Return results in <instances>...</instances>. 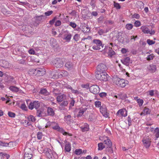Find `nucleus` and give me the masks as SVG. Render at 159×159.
<instances>
[{
	"instance_id": "f257e3e1",
	"label": "nucleus",
	"mask_w": 159,
	"mask_h": 159,
	"mask_svg": "<svg viewBox=\"0 0 159 159\" xmlns=\"http://www.w3.org/2000/svg\"><path fill=\"white\" fill-rule=\"evenodd\" d=\"M108 76H109L107 74L106 72L96 73V78L99 80L102 81H107Z\"/></svg>"
},
{
	"instance_id": "f03ea898",
	"label": "nucleus",
	"mask_w": 159,
	"mask_h": 159,
	"mask_svg": "<svg viewBox=\"0 0 159 159\" xmlns=\"http://www.w3.org/2000/svg\"><path fill=\"white\" fill-rule=\"evenodd\" d=\"M114 82L118 86L124 87L128 84V82L127 80L117 78L115 80Z\"/></svg>"
},
{
	"instance_id": "7ed1b4c3",
	"label": "nucleus",
	"mask_w": 159,
	"mask_h": 159,
	"mask_svg": "<svg viewBox=\"0 0 159 159\" xmlns=\"http://www.w3.org/2000/svg\"><path fill=\"white\" fill-rule=\"evenodd\" d=\"M52 127L53 129L60 132L64 135H67L68 134L69 136L71 135L69 134L68 133L65 131L62 128L60 127L59 124L55 122H54V123H53V125H52Z\"/></svg>"
},
{
	"instance_id": "20e7f679",
	"label": "nucleus",
	"mask_w": 159,
	"mask_h": 159,
	"mask_svg": "<svg viewBox=\"0 0 159 159\" xmlns=\"http://www.w3.org/2000/svg\"><path fill=\"white\" fill-rule=\"evenodd\" d=\"M113 46L112 43H110L109 44H107L106 49V52L107 53L108 56L111 57H112L115 53V52L112 48V47Z\"/></svg>"
},
{
	"instance_id": "39448f33",
	"label": "nucleus",
	"mask_w": 159,
	"mask_h": 159,
	"mask_svg": "<svg viewBox=\"0 0 159 159\" xmlns=\"http://www.w3.org/2000/svg\"><path fill=\"white\" fill-rule=\"evenodd\" d=\"M53 65L57 68L62 67L63 66V63L62 59L57 58L54 60L52 61Z\"/></svg>"
},
{
	"instance_id": "423d86ee",
	"label": "nucleus",
	"mask_w": 159,
	"mask_h": 159,
	"mask_svg": "<svg viewBox=\"0 0 159 159\" xmlns=\"http://www.w3.org/2000/svg\"><path fill=\"white\" fill-rule=\"evenodd\" d=\"M30 102V103L28 106L30 109L32 110L34 108L37 109L39 107L40 103L39 101H34L33 102Z\"/></svg>"
},
{
	"instance_id": "0eeeda50",
	"label": "nucleus",
	"mask_w": 159,
	"mask_h": 159,
	"mask_svg": "<svg viewBox=\"0 0 159 159\" xmlns=\"http://www.w3.org/2000/svg\"><path fill=\"white\" fill-rule=\"evenodd\" d=\"M97 71L96 73L106 72L107 70L106 66L103 64H101L98 65L97 67Z\"/></svg>"
},
{
	"instance_id": "6e6552de",
	"label": "nucleus",
	"mask_w": 159,
	"mask_h": 159,
	"mask_svg": "<svg viewBox=\"0 0 159 159\" xmlns=\"http://www.w3.org/2000/svg\"><path fill=\"white\" fill-rule=\"evenodd\" d=\"M142 31L145 34H149L151 35L154 34L155 32L154 30H150L146 26H142L141 27Z\"/></svg>"
},
{
	"instance_id": "1a4fd4ad",
	"label": "nucleus",
	"mask_w": 159,
	"mask_h": 159,
	"mask_svg": "<svg viewBox=\"0 0 159 159\" xmlns=\"http://www.w3.org/2000/svg\"><path fill=\"white\" fill-rule=\"evenodd\" d=\"M89 90L91 92L94 94H97L100 91L99 87L97 85H93L89 88Z\"/></svg>"
},
{
	"instance_id": "9d476101",
	"label": "nucleus",
	"mask_w": 159,
	"mask_h": 159,
	"mask_svg": "<svg viewBox=\"0 0 159 159\" xmlns=\"http://www.w3.org/2000/svg\"><path fill=\"white\" fill-rule=\"evenodd\" d=\"M25 152L24 154V159H30L32 157L31 150L29 148L25 149Z\"/></svg>"
},
{
	"instance_id": "9b49d317",
	"label": "nucleus",
	"mask_w": 159,
	"mask_h": 159,
	"mask_svg": "<svg viewBox=\"0 0 159 159\" xmlns=\"http://www.w3.org/2000/svg\"><path fill=\"white\" fill-rule=\"evenodd\" d=\"M45 69L44 68H39L35 69V75L41 76L45 74Z\"/></svg>"
},
{
	"instance_id": "f8f14e48",
	"label": "nucleus",
	"mask_w": 159,
	"mask_h": 159,
	"mask_svg": "<svg viewBox=\"0 0 159 159\" xmlns=\"http://www.w3.org/2000/svg\"><path fill=\"white\" fill-rule=\"evenodd\" d=\"M116 115L119 117H125L127 116V111L125 109H120L117 112Z\"/></svg>"
},
{
	"instance_id": "ddd939ff",
	"label": "nucleus",
	"mask_w": 159,
	"mask_h": 159,
	"mask_svg": "<svg viewBox=\"0 0 159 159\" xmlns=\"http://www.w3.org/2000/svg\"><path fill=\"white\" fill-rule=\"evenodd\" d=\"M28 120L25 121V123H26L27 125H31V122H34L36 120V119L34 116L32 115H30L27 117Z\"/></svg>"
},
{
	"instance_id": "4468645a",
	"label": "nucleus",
	"mask_w": 159,
	"mask_h": 159,
	"mask_svg": "<svg viewBox=\"0 0 159 159\" xmlns=\"http://www.w3.org/2000/svg\"><path fill=\"white\" fill-rule=\"evenodd\" d=\"M102 140L103 141L104 143L107 146V147L111 148V147L112 142L108 137L104 136L103 139Z\"/></svg>"
},
{
	"instance_id": "2eb2a0df",
	"label": "nucleus",
	"mask_w": 159,
	"mask_h": 159,
	"mask_svg": "<svg viewBox=\"0 0 159 159\" xmlns=\"http://www.w3.org/2000/svg\"><path fill=\"white\" fill-rule=\"evenodd\" d=\"M100 109L101 112L104 117L107 118L108 116V114L107 112V109L105 106L100 107Z\"/></svg>"
},
{
	"instance_id": "dca6fc26",
	"label": "nucleus",
	"mask_w": 159,
	"mask_h": 159,
	"mask_svg": "<svg viewBox=\"0 0 159 159\" xmlns=\"http://www.w3.org/2000/svg\"><path fill=\"white\" fill-rule=\"evenodd\" d=\"M65 67L68 70H71L74 68V64L70 61H68L66 62L65 65Z\"/></svg>"
},
{
	"instance_id": "f3484780",
	"label": "nucleus",
	"mask_w": 159,
	"mask_h": 159,
	"mask_svg": "<svg viewBox=\"0 0 159 159\" xmlns=\"http://www.w3.org/2000/svg\"><path fill=\"white\" fill-rule=\"evenodd\" d=\"M47 112L48 115V116H54L55 114V113L53 109L50 107H47Z\"/></svg>"
},
{
	"instance_id": "a211bd4d",
	"label": "nucleus",
	"mask_w": 159,
	"mask_h": 159,
	"mask_svg": "<svg viewBox=\"0 0 159 159\" xmlns=\"http://www.w3.org/2000/svg\"><path fill=\"white\" fill-rule=\"evenodd\" d=\"M45 154L48 157L50 158L52 157V154L51 149L48 148H46L45 149Z\"/></svg>"
},
{
	"instance_id": "6ab92c4d",
	"label": "nucleus",
	"mask_w": 159,
	"mask_h": 159,
	"mask_svg": "<svg viewBox=\"0 0 159 159\" xmlns=\"http://www.w3.org/2000/svg\"><path fill=\"white\" fill-rule=\"evenodd\" d=\"M144 146L146 148H148L150 146L151 141L149 139H144L143 140Z\"/></svg>"
},
{
	"instance_id": "aec40b11",
	"label": "nucleus",
	"mask_w": 159,
	"mask_h": 159,
	"mask_svg": "<svg viewBox=\"0 0 159 159\" xmlns=\"http://www.w3.org/2000/svg\"><path fill=\"white\" fill-rule=\"evenodd\" d=\"M71 37V34L67 33L64 35L63 39L66 40V42H69L70 40Z\"/></svg>"
},
{
	"instance_id": "412c9836",
	"label": "nucleus",
	"mask_w": 159,
	"mask_h": 159,
	"mask_svg": "<svg viewBox=\"0 0 159 159\" xmlns=\"http://www.w3.org/2000/svg\"><path fill=\"white\" fill-rule=\"evenodd\" d=\"M93 43L95 44V45L99 47L101 49H102L103 48L101 42L99 40L94 39L93 40Z\"/></svg>"
},
{
	"instance_id": "4be33fe9",
	"label": "nucleus",
	"mask_w": 159,
	"mask_h": 159,
	"mask_svg": "<svg viewBox=\"0 0 159 159\" xmlns=\"http://www.w3.org/2000/svg\"><path fill=\"white\" fill-rule=\"evenodd\" d=\"M68 102L67 101H64L60 103V107H59V109L61 110H65V109L64 107L67 106Z\"/></svg>"
},
{
	"instance_id": "5701e85b",
	"label": "nucleus",
	"mask_w": 159,
	"mask_h": 159,
	"mask_svg": "<svg viewBox=\"0 0 159 159\" xmlns=\"http://www.w3.org/2000/svg\"><path fill=\"white\" fill-rule=\"evenodd\" d=\"M50 44L54 48H57L59 47V45L57 41L54 39H52L50 40Z\"/></svg>"
},
{
	"instance_id": "b1692460",
	"label": "nucleus",
	"mask_w": 159,
	"mask_h": 159,
	"mask_svg": "<svg viewBox=\"0 0 159 159\" xmlns=\"http://www.w3.org/2000/svg\"><path fill=\"white\" fill-rule=\"evenodd\" d=\"M148 69L150 72L153 73L156 70V66L155 65L151 64L148 67Z\"/></svg>"
},
{
	"instance_id": "393cba45",
	"label": "nucleus",
	"mask_w": 159,
	"mask_h": 159,
	"mask_svg": "<svg viewBox=\"0 0 159 159\" xmlns=\"http://www.w3.org/2000/svg\"><path fill=\"white\" fill-rule=\"evenodd\" d=\"M151 112V110L148 108L145 107L143 111L140 113L141 116L149 114Z\"/></svg>"
},
{
	"instance_id": "a878e982",
	"label": "nucleus",
	"mask_w": 159,
	"mask_h": 159,
	"mask_svg": "<svg viewBox=\"0 0 159 159\" xmlns=\"http://www.w3.org/2000/svg\"><path fill=\"white\" fill-rule=\"evenodd\" d=\"M122 63L125 65L128 66L130 62V58L129 57H126L124 59L121 60Z\"/></svg>"
},
{
	"instance_id": "bb28decb",
	"label": "nucleus",
	"mask_w": 159,
	"mask_h": 159,
	"mask_svg": "<svg viewBox=\"0 0 159 159\" xmlns=\"http://www.w3.org/2000/svg\"><path fill=\"white\" fill-rule=\"evenodd\" d=\"M80 127L81 129V131L83 132L88 131L89 129V125L87 124L86 123L84 124V125L81 126Z\"/></svg>"
},
{
	"instance_id": "cd10ccee",
	"label": "nucleus",
	"mask_w": 159,
	"mask_h": 159,
	"mask_svg": "<svg viewBox=\"0 0 159 159\" xmlns=\"http://www.w3.org/2000/svg\"><path fill=\"white\" fill-rule=\"evenodd\" d=\"M39 93L41 94L44 95L45 96H47L49 95V93L45 89H42L40 90Z\"/></svg>"
},
{
	"instance_id": "c85d7f7f",
	"label": "nucleus",
	"mask_w": 159,
	"mask_h": 159,
	"mask_svg": "<svg viewBox=\"0 0 159 159\" xmlns=\"http://www.w3.org/2000/svg\"><path fill=\"white\" fill-rule=\"evenodd\" d=\"M2 66L5 68H8L10 67V65L8 62L5 61L3 60L2 61Z\"/></svg>"
},
{
	"instance_id": "c756f323",
	"label": "nucleus",
	"mask_w": 159,
	"mask_h": 159,
	"mask_svg": "<svg viewBox=\"0 0 159 159\" xmlns=\"http://www.w3.org/2000/svg\"><path fill=\"white\" fill-rule=\"evenodd\" d=\"M65 120L68 122V123H70L71 121V116L70 115H68L66 116H65L64 117Z\"/></svg>"
},
{
	"instance_id": "7c9ffc66",
	"label": "nucleus",
	"mask_w": 159,
	"mask_h": 159,
	"mask_svg": "<svg viewBox=\"0 0 159 159\" xmlns=\"http://www.w3.org/2000/svg\"><path fill=\"white\" fill-rule=\"evenodd\" d=\"M11 142H9V143H6L0 141V147H7L8 146L9 144L11 143Z\"/></svg>"
},
{
	"instance_id": "2f4dec72",
	"label": "nucleus",
	"mask_w": 159,
	"mask_h": 159,
	"mask_svg": "<svg viewBox=\"0 0 159 159\" xmlns=\"http://www.w3.org/2000/svg\"><path fill=\"white\" fill-rule=\"evenodd\" d=\"M64 96V95H63L57 96V101L58 102H62Z\"/></svg>"
},
{
	"instance_id": "473e14b6",
	"label": "nucleus",
	"mask_w": 159,
	"mask_h": 159,
	"mask_svg": "<svg viewBox=\"0 0 159 159\" xmlns=\"http://www.w3.org/2000/svg\"><path fill=\"white\" fill-rule=\"evenodd\" d=\"M98 150H102L104 148L105 146L103 145L102 143H100L98 144Z\"/></svg>"
},
{
	"instance_id": "72a5a7b5",
	"label": "nucleus",
	"mask_w": 159,
	"mask_h": 159,
	"mask_svg": "<svg viewBox=\"0 0 159 159\" xmlns=\"http://www.w3.org/2000/svg\"><path fill=\"white\" fill-rule=\"evenodd\" d=\"M65 150L67 152H70L71 150L70 145L68 143H66L65 146Z\"/></svg>"
},
{
	"instance_id": "f704fd0d",
	"label": "nucleus",
	"mask_w": 159,
	"mask_h": 159,
	"mask_svg": "<svg viewBox=\"0 0 159 159\" xmlns=\"http://www.w3.org/2000/svg\"><path fill=\"white\" fill-rule=\"evenodd\" d=\"M43 136V134L42 132H39L37 133V138L39 139L40 140L42 139Z\"/></svg>"
},
{
	"instance_id": "c9c22d12",
	"label": "nucleus",
	"mask_w": 159,
	"mask_h": 159,
	"mask_svg": "<svg viewBox=\"0 0 159 159\" xmlns=\"http://www.w3.org/2000/svg\"><path fill=\"white\" fill-rule=\"evenodd\" d=\"M35 69H31L29 71V74L31 75H35Z\"/></svg>"
},
{
	"instance_id": "e433bc0d",
	"label": "nucleus",
	"mask_w": 159,
	"mask_h": 159,
	"mask_svg": "<svg viewBox=\"0 0 159 159\" xmlns=\"http://www.w3.org/2000/svg\"><path fill=\"white\" fill-rule=\"evenodd\" d=\"M154 56L153 54H151L148 56L146 58V59L148 61H150L151 60H153Z\"/></svg>"
},
{
	"instance_id": "4c0bfd02",
	"label": "nucleus",
	"mask_w": 159,
	"mask_h": 159,
	"mask_svg": "<svg viewBox=\"0 0 159 159\" xmlns=\"http://www.w3.org/2000/svg\"><path fill=\"white\" fill-rule=\"evenodd\" d=\"M9 89L11 90L14 92H17L19 90L18 88L15 86H11Z\"/></svg>"
},
{
	"instance_id": "58836bf2",
	"label": "nucleus",
	"mask_w": 159,
	"mask_h": 159,
	"mask_svg": "<svg viewBox=\"0 0 159 159\" xmlns=\"http://www.w3.org/2000/svg\"><path fill=\"white\" fill-rule=\"evenodd\" d=\"M60 74L62 76H66L68 75V72L67 71L65 70H61Z\"/></svg>"
},
{
	"instance_id": "ea45409f",
	"label": "nucleus",
	"mask_w": 159,
	"mask_h": 159,
	"mask_svg": "<svg viewBox=\"0 0 159 159\" xmlns=\"http://www.w3.org/2000/svg\"><path fill=\"white\" fill-rule=\"evenodd\" d=\"M80 38V35L78 34H76L73 37V39L76 41H78Z\"/></svg>"
},
{
	"instance_id": "a19ab883",
	"label": "nucleus",
	"mask_w": 159,
	"mask_h": 159,
	"mask_svg": "<svg viewBox=\"0 0 159 159\" xmlns=\"http://www.w3.org/2000/svg\"><path fill=\"white\" fill-rule=\"evenodd\" d=\"M84 111L82 109H80L79 112L78 114L77 115V117H79L81 116L84 113Z\"/></svg>"
},
{
	"instance_id": "79ce46f5",
	"label": "nucleus",
	"mask_w": 159,
	"mask_h": 159,
	"mask_svg": "<svg viewBox=\"0 0 159 159\" xmlns=\"http://www.w3.org/2000/svg\"><path fill=\"white\" fill-rule=\"evenodd\" d=\"M125 27L128 30H131L133 27V25L131 24H128L126 25Z\"/></svg>"
},
{
	"instance_id": "37998d69",
	"label": "nucleus",
	"mask_w": 159,
	"mask_h": 159,
	"mask_svg": "<svg viewBox=\"0 0 159 159\" xmlns=\"http://www.w3.org/2000/svg\"><path fill=\"white\" fill-rule=\"evenodd\" d=\"M155 136L157 139L159 137V129L157 128L155 129Z\"/></svg>"
},
{
	"instance_id": "c03bdc74",
	"label": "nucleus",
	"mask_w": 159,
	"mask_h": 159,
	"mask_svg": "<svg viewBox=\"0 0 159 159\" xmlns=\"http://www.w3.org/2000/svg\"><path fill=\"white\" fill-rule=\"evenodd\" d=\"M137 101L139 106H142L143 102V100L140 99H138Z\"/></svg>"
},
{
	"instance_id": "a18cd8bd",
	"label": "nucleus",
	"mask_w": 159,
	"mask_h": 159,
	"mask_svg": "<svg viewBox=\"0 0 159 159\" xmlns=\"http://www.w3.org/2000/svg\"><path fill=\"white\" fill-rule=\"evenodd\" d=\"M107 32V30L105 31L104 30L102 29L99 30L98 31V33L100 35H102L104 33H106Z\"/></svg>"
},
{
	"instance_id": "49530a36",
	"label": "nucleus",
	"mask_w": 159,
	"mask_h": 159,
	"mask_svg": "<svg viewBox=\"0 0 159 159\" xmlns=\"http://www.w3.org/2000/svg\"><path fill=\"white\" fill-rule=\"evenodd\" d=\"M53 123H54V122H50L48 121L46 124V125L45 126V128H47L50 126H52V125H53Z\"/></svg>"
},
{
	"instance_id": "de8ad7c7",
	"label": "nucleus",
	"mask_w": 159,
	"mask_h": 159,
	"mask_svg": "<svg viewBox=\"0 0 159 159\" xmlns=\"http://www.w3.org/2000/svg\"><path fill=\"white\" fill-rule=\"evenodd\" d=\"M95 105L96 107H99L101 106V102L98 101H96L95 102Z\"/></svg>"
},
{
	"instance_id": "09e8293b",
	"label": "nucleus",
	"mask_w": 159,
	"mask_h": 159,
	"mask_svg": "<svg viewBox=\"0 0 159 159\" xmlns=\"http://www.w3.org/2000/svg\"><path fill=\"white\" fill-rule=\"evenodd\" d=\"M76 154L77 155H80L82 153V150L81 149H77L75 151Z\"/></svg>"
},
{
	"instance_id": "8fccbe9b",
	"label": "nucleus",
	"mask_w": 159,
	"mask_h": 159,
	"mask_svg": "<svg viewBox=\"0 0 159 159\" xmlns=\"http://www.w3.org/2000/svg\"><path fill=\"white\" fill-rule=\"evenodd\" d=\"M147 43L149 45H152L155 43V42L150 39H148L147 40Z\"/></svg>"
},
{
	"instance_id": "3c124183",
	"label": "nucleus",
	"mask_w": 159,
	"mask_h": 159,
	"mask_svg": "<svg viewBox=\"0 0 159 159\" xmlns=\"http://www.w3.org/2000/svg\"><path fill=\"white\" fill-rule=\"evenodd\" d=\"M71 92L72 93H74L75 94H79L80 93V92L78 90H75L74 89H73L71 90Z\"/></svg>"
},
{
	"instance_id": "603ef678",
	"label": "nucleus",
	"mask_w": 159,
	"mask_h": 159,
	"mask_svg": "<svg viewBox=\"0 0 159 159\" xmlns=\"http://www.w3.org/2000/svg\"><path fill=\"white\" fill-rule=\"evenodd\" d=\"M53 13L52 11H48L45 13V15L46 16H48L51 15Z\"/></svg>"
},
{
	"instance_id": "864d4df0",
	"label": "nucleus",
	"mask_w": 159,
	"mask_h": 159,
	"mask_svg": "<svg viewBox=\"0 0 159 159\" xmlns=\"http://www.w3.org/2000/svg\"><path fill=\"white\" fill-rule=\"evenodd\" d=\"M134 25L136 27H139L141 25V23L139 21L137 20L135 22Z\"/></svg>"
},
{
	"instance_id": "5fc2aeb1",
	"label": "nucleus",
	"mask_w": 159,
	"mask_h": 159,
	"mask_svg": "<svg viewBox=\"0 0 159 159\" xmlns=\"http://www.w3.org/2000/svg\"><path fill=\"white\" fill-rule=\"evenodd\" d=\"M8 116L9 117H14L15 116V114L14 113L11 112H8Z\"/></svg>"
},
{
	"instance_id": "6e6d98bb",
	"label": "nucleus",
	"mask_w": 159,
	"mask_h": 159,
	"mask_svg": "<svg viewBox=\"0 0 159 159\" xmlns=\"http://www.w3.org/2000/svg\"><path fill=\"white\" fill-rule=\"evenodd\" d=\"M114 6L117 9H120V5L119 3H116L115 2H114Z\"/></svg>"
},
{
	"instance_id": "4d7b16f0",
	"label": "nucleus",
	"mask_w": 159,
	"mask_h": 159,
	"mask_svg": "<svg viewBox=\"0 0 159 159\" xmlns=\"http://www.w3.org/2000/svg\"><path fill=\"white\" fill-rule=\"evenodd\" d=\"M125 94L120 93L119 94V96L118 97L119 98V99H124L125 98Z\"/></svg>"
},
{
	"instance_id": "13d9d810",
	"label": "nucleus",
	"mask_w": 159,
	"mask_h": 159,
	"mask_svg": "<svg viewBox=\"0 0 159 159\" xmlns=\"http://www.w3.org/2000/svg\"><path fill=\"white\" fill-rule=\"evenodd\" d=\"M75 101L73 99H72L70 104L69 109H70L72 107L74 106L75 103Z\"/></svg>"
},
{
	"instance_id": "bf43d9fd",
	"label": "nucleus",
	"mask_w": 159,
	"mask_h": 159,
	"mask_svg": "<svg viewBox=\"0 0 159 159\" xmlns=\"http://www.w3.org/2000/svg\"><path fill=\"white\" fill-rule=\"evenodd\" d=\"M61 21L59 20H58L56 22L55 24V25L56 26H58L61 25Z\"/></svg>"
},
{
	"instance_id": "052dcab7",
	"label": "nucleus",
	"mask_w": 159,
	"mask_h": 159,
	"mask_svg": "<svg viewBox=\"0 0 159 159\" xmlns=\"http://www.w3.org/2000/svg\"><path fill=\"white\" fill-rule=\"evenodd\" d=\"M69 25L73 28H75L76 27V25L74 22H70L69 24Z\"/></svg>"
},
{
	"instance_id": "680f3d73",
	"label": "nucleus",
	"mask_w": 159,
	"mask_h": 159,
	"mask_svg": "<svg viewBox=\"0 0 159 159\" xmlns=\"http://www.w3.org/2000/svg\"><path fill=\"white\" fill-rule=\"evenodd\" d=\"M90 5L93 7H95V0H91Z\"/></svg>"
},
{
	"instance_id": "e2e57ef3",
	"label": "nucleus",
	"mask_w": 159,
	"mask_h": 159,
	"mask_svg": "<svg viewBox=\"0 0 159 159\" xmlns=\"http://www.w3.org/2000/svg\"><path fill=\"white\" fill-rule=\"evenodd\" d=\"M93 48L94 50H102V49H101L99 47H98L97 46L94 45L93 46Z\"/></svg>"
},
{
	"instance_id": "0e129e2a",
	"label": "nucleus",
	"mask_w": 159,
	"mask_h": 159,
	"mask_svg": "<svg viewBox=\"0 0 159 159\" xmlns=\"http://www.w3.org/2000/svg\"><path fill=\"white\" fill-rule=\"evenodd\" d=\"M81 87L84 88L88 89L89 88V85L88 84H82L81 85Z\"/></svg>"
},
{
	"instance_id": "69168bd1",
	"label": "nucleus",
	"mask_w": 159,
	"mask_h": 159,
	"mask_svg": "<svg viewBox=\"0 0 159 159\" xmlns=\"http://www.w3.org/2000/svg\"><path fill=\"white\" fill-rule=\"evenodd\" d=\"M133 17L138 19L139 18V15L138 14L135 13L133 16Z\"/></svg>"
},
{
	"instance_id": "338daca9",
	"label": "nucleus",
	"mask_w": 159,
	"mask_h": 159,
	"mask_svg": "<svg viewBox=\"0 0 159 159\" xmlns=\"http://www.w3.org/2000/svg\"><path fill=\"white\" fill-rule=\"evenodd\" d=\"M154 91L153 90H151L148 92L149 94L151 96H153L154 95Z\"/></svg>"
},
{
	"instance_id": "774afa93",
	"label": "nucleus",
	"mask_w": 159,
	"mask_h": 159,
	"mask_svg": "<svg viewBox=\"0 0 159 159\" xmlns=\"http://www.w3.org/2000/svg\"><path fill=\"white\" fill-rule=\"evenodd\" d=\"M99 95L100 97H103L106 96V93H100Z\"/></svg>"
}]
</instances>
